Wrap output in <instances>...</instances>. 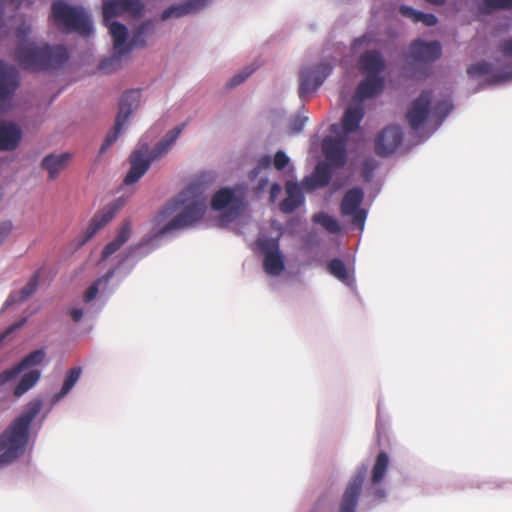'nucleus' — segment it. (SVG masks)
<instances>
[{
  "label": "nucleus",
  "instance_id": "20e7f679",
  "mask_svg": "<svg viewBox=\"0 0 512 512\" xmlns=\"http://www.w3.org/2000/svg\"><path fill=\"white\" fill-rule=\"evenodd\" d=\"M181 124L170 130L149 153L148 146L142 145L135 149L129 157L131 167L125 176L124 183L131 185L137 182L149 169L151 162L165 155L176 142L184 129Z\"/></svg>",
  "mask_w": 512,
  "mask_h": 512
},
{
  "label": "nucleus",
  "instance_id": "6e6d98bb",
  "mask_svg": "<svg viewBox=\"0 0 512 512\" xmlns=\"http://www.w3.org/2000/svg\"><path fill=\"white\" fill-rule=\"evenodd\" d=\"M427 2L434 5H442L446 0H426Z\"/></svg>",
  "mask_w": 512,
  "mask_h": 512
},
{
  "label": "nucleus",
  "instance_id": "c9c22d12",
  "mask_svg": "<svg viewBox=\"0 0 512 512\" xmlns=\"http://www.w3.org/2000/svg\"><path fill=\"white\" fill-rule=\"evenodd\" d=\"M328 271L331 275L336 277L343 283H348L350 280L348 270L344 262L339 258H334L329 261L327 265Z\"/></svg>",
  "mask_w": 512,
  "mask_h": 512
},
{
  "label": "nucleus",
  "instance_id": "a18cd8bd",
  "mask_svg": "<svg viewBox=\"0 0 512 512\" xmlns=\"http://www.w3.org/2000/svg\"><path fill=\"white\" fill-rule=\"evenodd\" d=\"M402 16L410 18L414 23H417L418 15L420 11L413 9L412 7L402 5L399 8Z\"/></svg>",
  "mask_w": 512,
  "mask_h": 512
},
{
  "label": "nucleus",
  "instance_id": "49530a36",
  "mask_svg": "<svg viewBox=\"0 0 512 512\" xmlns=\"http://www.w3.org/2000/svg\"><path fill=\"white\" fill-rule=\"evenodd\" d=\"M499 52L507 58H512V38L502 41L498 46Z\"/></svg>",
  "mask_w": 512,
  "mask_h": 512
},
{
  "label": "nucleus",
  "instance_id": "a878e982",
  "mask_svg": "<svg viewBox=\"0 0 512 512\" xmlns=\"http://www.w3.org/2000/svg\"><path fill=\"white\" fill-rule=\"evenodd\" d=\"M70 159L71 154L67 152L59 155L50 154L43 158L41 166L48 171L49 178L53 180L68 166Z\"/></svg>",
  "mask_w": 512,
  "mask_h": 512
},
{
  "label": "nucleus",
  "instance_id": "ddd939ff",
  "mask_svg": "<svg viewBox=\"0 0 512 512\" xmlns=\"http://www.w3.org/2000/svg\"><path fill=\"white\" fill-rule=\"evenodd\" d=\"M322 151L326 163L334 168H341L347 162L346 139L343 137H325L322 142Z\"/></svg>",
  "mask_w": 512,
  "mask_h": 512
},
{
  "label": "nucleus",
  "instance_id": "2f4dec72",
  "mask_svg": "<svg viewBox=\"0 0 512 512\" xmlns=\"http://www.w3.org/2000/svg\"><path fill=\"white\" fill-rule=\"evenodd\" d=\"M81 373L82 369L80 367H73L67 371L61 390L53 397L55 402L61 400L71 391L79 380Z\"/></svg>",
  "mask_w": 512,
  "mask_h": 512
},
{
  "label": "nucleus",
  "instance_id": "412c9836",
  "mask_svg": "<svg viewBox=\"0 0 512 512\" xmlns=\"http://www.w3.org/2000/svg\"><path fill=\"white\" fill-rule=\"evenodd\" d=\"M360 71L368 75L379 76L385 69V61L380 52L376 50H368L359 57Z\"/></svg>",
  "mask_w": 512,
  "mask_h": 512
},
{
  "label": "nucleus",
  "instance_id": "72a5a7b5",
  "mask_svg": "<svg viewBox=\"0 0 512 512\" xmlns=\"http://www.w3.org/2000/svg\"><path fill=\"white\" fill-rule=\"evenodd\" d=\"M40 371L39 370H31L28 373L24 374L14 389V395L16 397L22 396L29 389H31L39 380Z\"/></svg>",
  "mask_w": 512,
  "mask_h": 512
},
{
  "label": "nucleus",
  "instance_id": "f8f14e48",
  "mask_svg": "<svg viewBox=\"0 0 512 512\" xmlns=\"http://www.w3.org/2000/svg\"><path fill=\"white\" fill-rule=\"evenodd\" d=\"M403 132L399 126L384 128L375 139V152L380 157L390 156L402 143Z\"/></svg>",
  "mask_w": 512,
  "mask_h": 512
},
{
  "label": "nucleus",
  "instance_id": "473e14b6",
  "mask_svg": "<svg viewBox=\"0 0 512 512\" xmlns=\"http://www.w3.org/2000/svg\"><path fill=\"white\" fill-rule=\"evenodd\" d=\"M388 464L389 457L387 453L380 452L376 457V461L372 469L371 480L373 484H378L384 479L387 472Z\"/></svg>",
  "mask_w": 512,
  "mask_h": 512
},
{
  "label": "nucleus",
  "instance_id": "aec40b11",
  "mask_svg": "<svg viewBox=\"0 0 512 512\" xmlns=\"http://www.w3.org/2000/svg\"><path fill=\"white\" fill-rule=\"evenodd\" d=\"M384 88V78L381 76L368 75L357 86L354 99L363 101L376 97Z\"/></svg>",
  "mask_w": 512,
  "mask_h": 512
},
{
  "label": "nucleus",
  "instance_id": "3c124183",
  "mask_svg": "<svg viewBox=\"0 0 512 512\" xmlns=\"http://www.w3.org/2000/svg\"><path fill=\"white\" fill-rule=\"evenodd\" d=\"M24 322H25V319H23V320H21L20 322H18V323H16V324H14V325H12V326H10V327L8 328V330L6 331V333H5V334L0 335V343L4 340V338H5V336H6L7 334H9V333H11L12 331H14V330H16V329L20 328V327L24 324Z\"/></svg>",
  "mask_w": 512,
  "mask_h": 512
},
{
  "label": "nucleus",
  "instance_id": "b1692460",
  "mask_svg": "<svg viewBox=\"0 0 512 512\" xmlns=\"http://www.w3.org/2000/svg\"><path fill=\"white\" fill-rule=\"evenodd\" d=\"M287 196L280 203V209L284 213H292L304 202V195L295 182H287L286 184Z\"/></svg>",
  "mask_w": 512,
  "mask_h": 512
},
{
  "label": "nucleus",
  "instance_id": "9b49d317",
  "mask_svg": "<svg viewBox=\"0 0 512 512\" xmlns=\"http://www.w3.org/2000/svg\"><path fill=\"white\" fill-rule=\"evenodd\" d=\"M144 10V4L140 0H108L102 5L104 22L113 20L115 17L129 14L138 17Z\"/></svg>",
  "mask_w": 512,
  "mask_h": 512
},
{
  "label": "nucleus",
  "instance_id": "cd10ccee",
  "mask_svg": "<svg viewBox=\"0 0 512 512\" xmlns=\"http://www.w3.org/2000/svg\"><path fill=\"white\" fill-rule=\"evenodd\" d=\"M207 0H190L180 5H173L166 8L161 15L162 20L172 17H182L188 13L195 12L206 5Z\"/></svg>",
  "mask_w": 512,
  "mask_h": 512
},
{
  "label": "nucleus",
  "instance_id": "6ab92c4d",
  "mask_svg": "<svg viewBox=\"0 0 512 512\" xmlns=\"http://www.w3.org/2000/svg\"><path fill=\"white\" fill-rule=\"evenodd\" d=\"M46 354L43 349H37L26 355L16 366L0 374V385L15 378L20 372L43 362Z\"/></svg>",
  "mask_w": 512,
  "mask_h": 512
},
{
  "label": "nucleus",
  "instance_id": "2eb2a0df",
  "mask_svg": "<svg viewBox=\"0 0 512 512\" xmlns=\"http://www.w3.org/2000/svg\"><path fill=\"white\" fill-rule=\"evenodd\" d=\"M366 477V468L360 469L346 486L340 503L339 512H355L362 485Z\"/></svg>",
  "mask_w": 512,
  "mask_h": 512
},
{
  "label": "nucleus",
  "instance_id": "4468645a",
  "mask_svg": "<svg viewBox=\"0 0 512 512\" xmlns=\"http://www.w3.org/2000/svg\"><path fill=\"white\" fill-rule=\"evenodd\" d=\"M410 57L419 63H432L440 58L442 50L438 41L415 40L409 47Z\"/></svg>",
  "mask_w": 512,
  "mask_h": 512
},
{
  "label": "nucleus",
  "instance_id": "4c0bfd02",
  "mask_svg": "<svg viewBox=\"0 0 512 512\" xmlns=\"http://www.w3.org/2000/svg\"><path fill=\"white\" fill-rule=\"evenodd\" d=\"M481 9L485 13L499 9H512V0H483Z\"/></svg>",
  "mask_w": 512,
  "mask_h": 512
},
{
  "label": "nucleus",
  "instance_id": "7ed1b4c3",
  "mask_svg": "<svg viewBox=\"0 0 512 512\" xmlns=\"http://www.w3.org/2000/svg\"><path fill=\"white\" fill-rule=\"evenodd\" d=\"M40 403H33L0 435V467L21 456L28 443L29 427L40 411Z\"/></svg>",
  "mask_w": 512,
  "mask_h": 512
},
{
  "label": "nucleus",
  "instance_id": "37998d69",
  "mask_svg": "<svg viewBox=\"0 0 512 512\" xmlns=\"http://www.w3.org/2000/svg\"><path fill=\"white\" fill-rule=\"evenodd\" d=\"M12 229L13 224L11 221H3L0 223V246L8 239Z\"/></svg>",
  "mask_w": 512,
  "mask_h": 512
},
{
  "label": "nucleus",
  "instance_id": "0eeeda50",
  "mask_svg": "<svg viewBox=\"0 0 512 512\" xmlns=\"http://www.w3.org/2000/svg\"><path fill=\"white\" fill-rule=\"evenodd\" d=\"M103 25L108 28L113 39L115 56L102 60L100 64H98V70H103L108 73L117 69L120 66L121 57L129 53V48H127L128 29L124 24L112 19L107 22L103 21Z\"/></svg>",
  "mask_w": 512,
  "mask_h": 512
},
{
  "label": "nucleus",
  "instance_id": "e433bc0d",
  "mask_svg": "<svg viewBox=\"0 0 512 512\" xmlns=\"http://www.w3.org/2000/svg\"><path fill=\"white\" fill-rule=\"evenodd\" d=\"M313 222L320 224L330 233H338L340 231V225L337 220L325 212L315 214L313 216Z\"/></svg>",
  "mask_w": 512,
  "mask_h": 512
},
{
  "label": "nucleus",
  "instance_id": "de8ad7c7",
  "mask_svg": "<svg viewBox=\"0 0 512 512\" xmlns=\"http://www.w3.org/2000/svg\"><path fill=\"white\" fill-rule=\"evenodd\" d=\"M349 216H352V222L359 226L363 227L365 219H366V212L363 209L356 210L355 213H351Z\"/></svg>",
  "mask_w": 512,
  "mask_h": 512
},
{
  "label": "nucleus",
  "instance_id": "f03ea898",
  "mask_svg": "<svg viewBox=\"0 0 512 512\" xmlns=\"http://www.w3.org/2000/svg\"><path fill=\"white\" fill-rule=\"evenodd\" d=\"M30 27L22 24L16 31L19 44L15 49V59L28 71H52L62 68L69 59L68 50L61 45H38L27 40Z\"/></svg>",
  "mask_w": 512,
  "mask_h": 512
},
{
  "label": "nucleus",
  "instance_id": "7c9ffc66",
  "mask_svg": "<svg viewBox=\"0 0 512 512\" xmlns=\"http://www.w3.org/2000/svg\"><path fill=\"white\" fill-rule=\"evenodd\" d=\"M153 32L154 25L151 21H146L142 23L132 33V37L127 44V48H129V51L133 48H144L147 44V37L152 35Z\"/></svg>",
  "mask_w": 512,
  "mask_h": 512
},
{
  "label": "nucleus",
  "instance_id": "f3484780",
  "mask_svg": "<svg viewBox=\"0 0 512 512\" xmlns=\"http://www.w3.org/2000/svg\"><path fill=\"white\" fill-rule=\"evenodd\" d=\"M23 138L21 127L13 121L0 122V151L16 150Z\"/></svg>",
  "mask_w": 512,
  "mask_h": 512
},
{
  "label": "nucleus",
  "instance_id": "dca6fc26",
  "mask_svg": "<svg viewBox=\"0 0 512 512\" xmlns=\"http://www.w3.org/2000/svg\"><path fill=\"white\" fill-rule=\"evenodd\" d=\"M244 190L237 188H222L215 193L211 200L214 210H221L228 206L240 209L244 206Z\"/></svg>",
  "mask_w": 512,
  "mask_h": 512
},
{
  "label": "nucleus",
  "instance_id": "9d476101",
  "mask_svg": "<svg viewBox=\"0 0 512 512\" xmlns=\"http://www.w3.org/2000/svg\"><path fill=\"white\" fill-rule=\"evenodd\" d=\"M432 92L424 90L412 101L406 112V120L412 130H418L424 126L430 115Z\"/></svg>",
  "mask_w": 512,
  "mask_h": 512
},
{
  "label": "nucleus",
  "instance_id": "393cba45",
  "mask_svg": "<svg viewBox=\"0 0 512 512\" xmlns=\"http://www.w3.org/2000/svg\"><path fill=\"white\" fill-rule=\"evenodd\" d=\"M493 65L482 61L478 62L476 64H472L467 68V74L472 77H480L484 75H489V82L490 83H499L508 79H511V73L510 72H503L500 74H494L492 73Z\"/></svg>",
  "mask_w": 512,
  "mask_h": 512
},
{
  "label": "nucleus",
  "instance_id": "ea45409f",
  "mask_svg": "<svg viewBox=\"0 0 512 512\" xmlns=\"http://www.w3.org/2000/svg\"><path fill=\"white\" fill-rule=\"evenodd\" d=\"M96 234V218L93 217L91 218L90 220V224L88 226V230H87V233L81 237L79 240H78V243H77V248H80L81 246H83L86 242H88L94 235Z\"/></svg>",
  "mask_w": 512,
  "mask_h": 512
},
{
  "label": "nucleus",
  "instance_id": "5fc2aeb1",
  "mask_svg": "<svg viewBox=\"0 0 512 512\" xmlns=\"http://www.w3.org/2000/svg\"><path fill=\"white\" fill-rule=\"evenodd\" d=\"M113 275V271H110L109 273H107L106 275H104L103 277L101 278H98L97 280V283H98V286L102 283V282H107L109 277H111Z\"/></svg>",
  "mask_w": 512,
  "mask_h": 512
},
{
  "label": "nucleus",
  "instance_id": "603ef678",
  "mask_svg": "<svg viewBox=\"0 0 512 512\" xmlns=\"http://www.w3.org/2000/svg\"><path fill=\"white\" fill-rule=\"evenodd\" d=\"M70 316L73 319V321L78 322L81 320V318L83 316V310L79 309V308H75V309L71 310Z\"/></svg>",
  "mask_w": 512,
  "mask_h": 512
},
{
  "label": "nucleus",
  "instance_id": "c756f323",
  "mask_svg": "<svg viewBox=\"0 0 512 512\" xmlns=\"http://www.w3.org/2000/svg\"><path fill=\"white\" fill-rule=\"evenodd\" d=\"M130 234L131 223L127 220L119 228L116 237L104 247L102 258L106 259L117 252L128 241Z\"/></svg>",
  "mask_w": 512,
  "mask_h": 512
},
{
  "label": "nucleus",
  "instance_id": "a19ab883",
  "mask_svg": "<svg viewBox=\"0 0 512 512\" xmlns=\"http://www.w3.org/2000/svg\"><path fill=\"white\" fill-rule=\"evenodd\" d=\"M307 118L297 115L293 117L289 124V129L292 133H299L303 130Z\"/></svg>",
  "mask_w": 512,
  "mask_h": 512
},
{
  "label": "nucleus",
  "instance_id": "1a4fd4ad",
  "mask_svg": "<svg viewBox=\"0 0 512 512\" xmlns=\"http://www.w3.org/2000/svg\"><path fill=\"white\" fill-rule=\"evenodd\" d=\"M258 248L264 254L263 267L267 274L277 276L285 268L284 258L276 239L264 238L258 241Z\"/></svg>",
  "mask_w": 512,
  "mask_h": 512
},
{
  "label": "nucleus",
  "instance_id": "f704fd0d",
  "mask_svg": "<svg viewBox=\"0 0 512 512\" xmlns=\"http://www.w3.org/2000/svg\"><path fill=\"white\" fill-rule=\"evenodd\" d=\"M123 206L124 200L118 198L113 200L108 206L104 207L100 218H98V229L109 223Z\"/></svg>",
  "mask_w": 512,
  "mask_h": 512
},
{
  "label": "nucleus",
  "instance_id": "bb28decb",
  "mask_svg": "<svg viewBox=\"0 0 512 512\" xmlns=\"http://www.w3.org/2000/svg\"><path fill=\"white\" fill-rule=\"evenodd\" d=\"M364 115L362 104L348 107L341 120L344 133L349 134L358 130Z\"/></svg>",
  "mask_w": 512,
  "mask_h": 512
},
{
  "label": "nucleus",
  "instance_id": "c03bdc74",
  "mask_svg": "<svg viewBox=\"0 0 512 512\" xmlns=\"http://www.w3.org/2000/svg\"><path fill=\"white\" fill-rule=\"evenodd\" d=\"M419 22H422L426 26H434L437 24L438 19L434 14L420 12L417 19V23Z\"/></svg>",
  "mask_w": 512,
  "mask_h": 512
},
{
  "label": "nucleus",
  "instance_id": "13d9d810",
  "mask_svg": "<svg viewBox=\"0 0 512 512\" xmlns=\"http://www.w3.org/2000/svg\"><path fill=\"white\" fill-rule=\"evenodd\" d=\"M274 189H277V191L280 189V187L277 184L272 185L271 192L274 193Z\"/></svg>",
  "mask_w": 512,
  "mask_h": 512
},
{
  "label": "nucleus",
  "instance_id": "c85d7f7f",
  "mask_svg": "<svg viewBox=\"0 0 512 512\" xmlns=\"http://www.w3.org/2000/svg\"><path fill=\"white\" fill-rule=\"evenodd\" d=\"M364 193L363 190L359 187L349 189L340 205V211L343 216L350 215L351 213H355L356 210L360 209V205L363 201Z\"/></svg>",
  "mask_w": 512,
  "mask_h": 512
},
{
  "label": "nucleus",
  "instance_id": "8fccbe9b",
  "mask_svg": "<svg viewBox=\"0 0 512 512\" xmlns=\"http://www.w3.org/2000/svg\"><path fill=\"white\" fill-rule=\"evenodd\" d=\"M437 110L443 111L444 116H446L452 110V105L449 101H443L438 104Z\"/></svg>",
  "mask_w": 512,
  "mask_h": 512
},
{
  "label": "nucleus",
  "instance_id": "4be33fe9",
  "mask_svg": "<svg viewBox=\"0 0 512 512\" xmlns=\"http://www.w3.org/2000/svg\"><path fill=\"white\" fill-rule=\"evenodd\" d=\"M332 165L320 162L316 165L312 175L305 177L302 185L307 191L322 188L329 184L332 175Z\"/></svg>",
  "mask_w": 512,
  "mask_h": 512
},
{
  "label": "nucleus",
  "instance_id": "6e6552de",
  "mask_svg": "<svg viewBox=\"0 0 512 512\" xmlns=\"http://www.w3.org/2000/svg\"><path fill=\"white\" fill-rule=\"evenodd\" d=\"M332 65L328 62L304 67L299 73L298 95L301 99L314 93L332 72Z\"/></svg>",
  "mask_w": 512,
  "mask_h": 512
},
{
  "label": "nucleus",
  "instance_id": "a211bd4d",
  "mask_svg": "<svg viewBox=\"0 0 512 512\" xmlns=\"http://www.w3.org/2000/svg\"><path fill=\"white\" fill-rule=\"evenodd\" d=\"M19 86L17 69L0 60V101L11 98Z\"/></svg>",
  "mask_w": 512,
  "mask_h": 512
},
{
  "label": "nucleus",
  "instance_id": "09e8293b",
  "mask_svg": "<svg viewBox=\"0 0 512 512\" xmlns=\"http://www.w3.org/2000/svg\"><path fill=\"white\" fill-rule=\"evenodd\" d=\"M95 297H96V282H93L90 284V286L88 287V289L84 295V301L88 303V302L92 301Z\"/></svg>",
  "mask_w": 512,
  "mask_h": 512
},
{
  "label": "nucleus",
  "instance_id": "423d86ee",
  "mask_svg": "<svg viewBox=\"0 0 512 512\" xmlns=\"http://www.w3.org/2000/svg\"><path fill=\"white\" fill-rule=\"evenodd\" d=\"M141 104V90L130 89L123 92L118 102V112L115 117L114 125L106 134L103 143L101 144L98 154L105 153L121 135L124 127L132 114L136 112Z\"/></svg>",
  "mask_w": 512,
  "mask_h": 512
},
{
  "label": "nucleus",
  "instance_id": "f257e3e1",
  "mask_svg": "<svg viewBox=\"0 0 512 512\" xmlns=\"http://www.w3.org/2000/svg\"><path fill=\"white\" fill-rule=\"evenodd\" d=\"M206 177H209V181L212 180L209 174L201 175L162 210L160 217L182 209L176 217L162 227L161 233L192 226L203 217L207 207Z\"/></svg>",
  "mask_w": 512,
  "mask_h": 512
},
{
  "label": "nucleus",
  "instance_id": "58836bf2",
  "mask_svg": "<svg viewBox=\"0 0 512 512\" xmlns=\"http://www.w3.org/2000/svg\"><path fill=\"white\" fill-rule=\"evenodd\" d=\"M255 71V68H245L243 71L237 73L234 75L229 82L227 83V86L229 88H234L241 83H243L253 72Z\"/></svg>",
  "mask_w": 512,
  "mask_h": 512
},
{
  "label": "nucleus",
  "instance_id": "5701e85b",
  "mask_svg": "<svg viewBox=\"0 0 512 512\" xmlns=\"http://www.w3.org/2000/svg\"><path fill=\"white\" fill-rule=\"evenodd\" d=\"M39 279L40 272L36 271L31 276L28 283L20 291H13L10 293V295L3 304L2 311L8 309L10 306L14 304L22 303L26 299H28L36 291Z\"/></svg>",
  "mask_w": 512,
  "mask_h": 512
},
{
  "label": "nucleus",
  "instance_id": "864d4df0",
  "mask_svg": "<svg viewBox=\"0 0 512 512\" xmlns=\"http://www.w3.org/2000/svg\"><path fill=\"white\" fill-rule=\"evenodd\" d=\"M271 164V158L268 155L262 156L258 161L259 168H268Z\"/></svg>",
  "mask_w": 512,
  "mask_h": 512
},
{
  "label": "nucleus",
  "instance_id": "79ce46f5",
  "mask_svg": "<svg viewBox=\"0 0 512 512\" xmlns=\"http://www.w3.org/2000/svg\"><path fill=\"white\" fill-rule=\"evenodd\" d=\"M288 163V156L283 151H277L273 159L274 167L277 170H283L288 165Z\"/></svg>",
  "mask_w": 512,
  "mask_h": 512
},
{
  "label": "nucleus",
  "instance_id": "4d7b16f0",
  "mask_svg": "<svg viewBox=\"0 0 512 512\" xmlns=\"http://www.w3.org/2000/svg\"><path fill=\"white\" fill-rule=\"evenodd\" d=\"M3 8H4V2H3V0H0V15H2V13H3Z\"/></svg>",
  "mask_w": 512,
  "mask_h": 512
},
{
  "label": "nucleus",
  "instance_id": "39448f33",
  "mask_svg": "<svg viewBox=\"0 0 512 512\" xmlns=\"http://www.w3.org/2000/svg\"><path fill=\"white\" fill-rule=\"evenodd\" d=\"M52 17L60 30L88 36L92 32L91 21L86 11L63 1L52 4Z\"/></svg>",
  "mask_w": 512,
  "mask_h": 512
}]
</instances>
